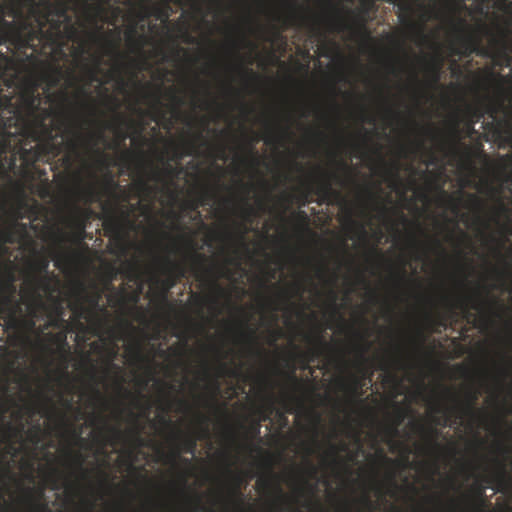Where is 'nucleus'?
Wrapping results in <instances>:
<instances>
[{
    "mask_svg": "<svg viewBox=\"0 0 512 512\" xmlns=\"http://www.w3.org/2000/svg\"><path fill=\"white\" fill-rule=\"evenodd\" d=\"M28 308H29V312H30V318L29 319H25L23 318V321H24V327H28V328H34L35 327V316H37V310L38 309H42L43 307H38L36 306V304H34L33 300H29V303H28Z\"/></svg>",
    "mask_w": 512,
    "mask_h": 512,
    "instance_id": "nucleus-45",
    "label": "nucleus"
},
{
    "mask_svg": "<svg viewBox=\"0 0 512 512\" xmlns=\"http://www.w3.org/2000/svg\"><path fill=\"white\" fill-rule=\"evenodd\" d=\"M468 113L470 115V120L468 123V128L470 133L475 132L474 124L478 121H480L481 117L484 116V112L480 108H469Z\"/></svg>",
    "mask_w": 512,
    "mask_h": 512,
    "instance_id": "nucleus-42",
    "label": "nucleus"
},
{
    "mask_svg": "<svg viewBox=\"0 0 512 512\" xmlns=\"http://www.w3.org/2000/svg\"><path fill=\"white\" fill-rule=\"evenodd\" d=\"M443 61L440 56H437L428 66V73L431 74L432 82L434 85L440 81V72Z\"/></svg>",
    "mask_w": 512,
    "mask_h": 512,
    "instance_id": "nucleus-39",
    "label": "nucleus"
},
{
    "mask_svg": "<svg viewBox=\"0 0 512 512\" xmlns=\"http://www.w3.org/2000/svg\"><path fill=\"white\" fill-rule=\"evenodd\" d=\"M453 28L457 34V45L452 47L453 54L464 57L477 54L507 62L509 65L512 60V40L507 34H491L489 46L485 47L479 33L468 28L464 20H459Z\"/></svg>",
    "mask_w": 512,
    "mask_h": 512,
    "instance_id": "nucleus-4",
    "label": "nucleus"
},
{
    "mask_svg": "<svg viewBox=\"0 0 512 512\" xmlns=\"http://www.w3.org/2000/svg\"><path fill=\"white\" fill-rule=\"evenodd\" d=\"M127 215H118L114 210H104V230L117 242L123 243L126 237L125 220Z\"/></svg>",
    "mask_w": 512,
    "mask_h": 512,
    "instance_id": "nucleus-18",
    "label": "nucleus"
},
{
    "mask_svg": "<svg viewBox=\"0 0 512 512\" xmlns=\"http://www.w3.org/2000/svg\"><path fill=\"white\" fill-rule=\"evenodd\" d=\"M83 197L87 202H94L99 200V192L96 190L94 186H89L82 192Z\"/></svg>",
    "mask_w": 512,
    "mask_h": 512,
    "instance_id": "nucleus-49",
    "label": "nucleus"
},
{
    "mask_svg": "<svg viewBox=\"0 0 512 512\" xmlns=\"http://www.w3.org/2000/svg\"><path fill=\"white\" fill-rule=\"evenodd\" d=\"M0 401L2 402V407L0 409V431H3V429L12 430L13 426L10 422H5V416L7 411L9 410V402L7 400H4L2 396L0 395Z\"/></svg>",
    "mask_w": 512,
    "mask_h": 512,
    "instance_id": "nucleus-41",
    "label": "nucleus"
},
{
    "mask_svg": "<svg viewBox=\"0 0 512 512\" xmlns=\"http://www.w3.org/2000/svg\"><path fill=\"white\" fill-rule=\"evenodd\" d=\"M61 473L57 468H51L48 474V480L53 489L59 488Z\"/></svg>",
    "mask_w": 512,
    "mask_h": 512,
    "instance_id": "nucleus-48",
    "label": "nucleus"
},
{
    "mask_svg": "<svg viewBox=\"0 0 512 512\" xmlns=\"http://www.w3.org/2000/svg\"><path fill=\"white\" fill-rule=\"evenodd\" d=\"M490 121L485 122V127L490 129L497 140L512 146V107L490 106L488 108Z\"/></svg>",
    "mask_w": 512,
    "mask_h": 512,
    "instance_id": "nucleus-8",
    "label": "nucleus"
},
{
    "mask_svg": "<svg viewBox=\"0 0 512 512\" xmlns=\"http://www.w3.org/2000/svg\"><path fill=\"white\" fill-rule=\"evenodd\" d=\"M25 282L29 287L26 293L28 299L33 300L36 306L45 308L41 291L48 294L50 301L53 300L54 293L58 290L59 280L54 273H50L48 275H28Z\"/></svg>",
    "mask_w": 512,
    "mask_h": 512,
    "instance_id": "nucleus-13",
    "label": "nucleus"
},
{
    "mask_svg": "<svg viewBox=\"0 0 512 512\" xmlns=\"http://www.w3.org/2000/svg\"><path fill=\"white\" fill-rule=\"evenodd\" d=\"M240 336L243 340H245L247 343L250 344L254 354H256L258 356L263 354L264 350L260 346V344L257 340L256 332L254 329L248 328V327H246V325H244V323H241L240 324Z\"/></svg>",
    "mask_w": 512,
    "mask_h": 512,
    "instance_id": "nucleus-30",
    "label": "nucleus"
},
{
    "mask_svg": "<svg viewBox=\"0 0 512 512\" xmlns=\"http://www.w3.org/2000/svg\"><path fill=\"white\" fill-rule=\"evenodd\" d=\"M91 210L77 209L70 220V226L75 230L76 241H83L86 233L87 222Z\"/></svg>",
    "mask_w": 512,
    "mask_h": 512,
    "instance_id": "nucleus-26",
    "label": "nucleus"
},
{
    "mask_svg": "<svg viewBox=\"0 0 512 512\" xmlns=\"http://www.w3.org/2000/svg\"><path fill=\"white\" fill-rule=\"evenodd\" d=\"M298 401L294 394H286L282 398V405L288 413H293V405Z\"/></svg>",
    "mask_w": 512,
    "mask_h": 512,
    "instance_id": "nucleus-51",
    "label": "nucleus"
},
{
    "mask_svg": "<svg viewBox=\"0 0 512 512\" xmlns=\"http://www.w3.org/2000/svg\"><path fill=\"white\" fill-rule=\"evenodd\" d=\"M392 279L394 280V285L398 288L406 285V283L409 281L404 267L398 270H394L392 273Z\"/></svg>",
    "mask_w": 512,
    "mask_h": 512,
    "instance_id": "nucleus-44",
    "label": "nucleus"
},
{
    "mask_svg": "<svg viewBox=\"0 0 512 512\" xmlns=\"http://www.w3.org/2000/svg\"><path fill=\"white\" fill-rule=\"evenodd\" d=\"M22 314V307L12 310L11 312L0 315V319L5 321L4 330H12L14 337L17 339L24 328V321Z\"/></svg>",
    "mask_w": 512,
    "mask_h": 512,
    "instance_id": "nucleus-24",
    "label": "nucleus"
},
{
    "mask_svg": "<svg viewBox=\"0 0 512 512\" xmlns=\"http://www.w3.org/2000/svg\"><path fill=\"white\" fill-rule=\"evenodd\" d=\"M49 273V258L47 256H40L36 260L30 262L29 275H48Z\"/></svg>",
    "mask_w": 512,
    "mask_h": 512,
    "instance_id": "nucleus-35",
    "label": "nucleus"
},
{
    "mask_svg": "<svg viewBox=\"0 0 512 512\" xmlns=\"http://www.w3.org/2000/svg\"><path fill=\"white\" fill-rule=\"evenodd\" d=\"M361 343L358 347V360H359V369L362 376L351 375L349 381L342 380L340 382V388L342 390L348 391V393L352 395L360 396L361 389L365 384V380H372L373 370L367 368V364L369 359L367 357V353L371 348V343L368 342L363 336L360 337Z\"/></svg>",
    "mask_w": 512,
    "mask_h": 512,
    "instance_id": "nucleus-12",
    "label": "nucleus"
},
{
    "mask_svg": "<svg viewBox=\"0 0 512 512\" xmlns=\"http://www.w3.org/2000/svg\"><path fill=\"white\" fill-rule=\"evenodd\" d=\"M238 369H231L228 367L227 363L223 362V361H219L218 362V369H217V375L214 376L212 378L211 376V373H210V368L208 366V364L206 363L205 366H204V369H203V374L204 376L208 377L209 379H211V385H212V389L214 391V393H218L219 391V378L221 376H224V375H232V376H235L238 374Z\"/></svg>",
    "mask_w": 512,
    "mask_h": 512,
    "instance_id": "nucleus-27",
    "label": "nucleus"
},
{
    "mask_svg": "<svg viewBox=\"0 0 512 512\" xmlns=\"http://www.w3.org/2000/svg\"><path fill=\"white\" fill-rule=\"evenodd\" d=\"M241 212L244 220L248 223H251L253 221L254 216L257 215L256 209L253 206L249 205L247 201H245Z\"/></svg>",
    "mask_w": 512,
    "mask_h": 512,
    "instance_id": "nucleus-47",
    "label": "nucleus"
},
{
    "mask_svg": "<svg viewBox=\"0 0 512 512\" xmlns=\"http://www.w3.org/2000/svg\"><path fill=\"white\" fill-rule=\"evenodd\" d=\"M127 125V119L122 114L116 113L115 119L110 122H104L103 127L96 133H90L84 138L83 134L78 129L72 132L73 137L66 141V146L69 153L80 157L82 155V148L87 152L92 153L96 158L99 166H109V156L99 148V144L105 143L107 148H117L121 146L128 137L127 132L123 128Z\"/></svg>",
    "mask_w": 512,
    "mask_h": 512,
    "instance_id": "nucleus-3",
    "label": "nucleus"
},
{
    "mask_svg": "<svg viewBox=\"0 0 512 512\" xmlns=\"http://www.w3.org/2000/svg\"><path fill=\"white\" fill-rule=\"evenodd\" d=\"M67 455L70 456L75 463L76 468L79 469L83 477H87L88 470L83 467L84 458L81 453H74L71 449L67 450Z\"/></svg>",
    "mask_w": 512,
    "mask_h": 512,
    "instance_id": "nucleus-43",
    "label": "nucleus"
},
{
    "mask_svg": "<svg viewBox=\"0 0 512 512\" xmlns=\"http://www.w3.org/2000/svg\"><path fill=\"white\" fill-rule=\"evenodd\" d=\"M102 61V55L95 56V65L92 68L88 69V75L91 81H97L98 80V72H99V66Z\"/></svg>",
    "mask_w": 512,
    "mask_h": 512,
    "instance_id": "nucleus-52",
    "label": "nucleus"
},
{
    "mask_svg": "<svg viewBox=\"0 0 512 512\" xmlns=\"http://www.w3.org/2000/svg\"><path fill=\"white\" fill-rule=\"evenodd\" d=\"M490 290L487 289L485 295L480 290H476L473 294L463 296L457 301V307L465 311L467 315L470 314V309L478 311L480 314L486 316L488 311H491L497 305V300H489L487 295Z\"/></svg>",
    "mask_w": 512,
    "mask_h": 512,
    "instance_id": "nucleus-17",
    "label": "nucleus"
},
{
    "mask_svg": "<svg viewBox=\"0 0 512 512\" xmlns=\"http://www.w3.org/2000/svg\"><path fill=\"white\" fill-rule=\"evenodd\" d=\"M162 274L165 275L164 279L155 277V282L161 285V302L167 306V293L171 288L177 285L178 281L183 279L187 273V268L184 262L173 261L170 256L163 259V266L161 268Z\"/></svg>",
    "mask_w": 512,
    "mask_h": 512,
    "instance_id": "nucleus-15",
    "label": "nucleus"
},
{
    "mask_svg": "<svg viewBox=\"0 0 512 512\" xmlns=\"http://www.w3.org/2000/svg\"><path fill=\"white\" fill-rule=\"evenodd\" d=\"M188 502H189L193 512L200 511L204 508L201 504V499L199 496H197L195 499L188 500Z\"/></svg>",
    "mask_w": 512,
    "mask_h": 512,
    "instance_id": "nucleus-62",
    "label": "nucleus"
},
{
    "mask_svg": "<svg viewBox=\"0 0 512 512\" xmlns=\"http://www.w3.org/2000/svg\"><path fill=\"white\" fill-rule=\"evenodd\" d=\"M412 14L413 8L411 5L400 6L398 16L402 25L415 35L420 42H428L429 36L426 33V24L431 19H438V13L433 8L421 6V14L418 21L413 19Z\"/></svg>",
    "mask_w": 512,
    "mask_h": 512,
    "instance_id": "nucleus-9",
    "label": "nucleus"
},
{
    "mask_svg": "<svg viewBox=\"0 0 512 512\" xmlns=\"http://www.w3.org/2000/svg\"><path fill=\"white\" fill-rule=\"evenodd\" d=\"M9 62H11L10 57L0 50V77H3L6 73Z\"/></svg>",
    "mask_w": 512,
    "mask_h": 512,
    "instance_id": "nucleus-55",
    "label": "nucleus"
},
{
    "mask_svg": "<svg viewBox=\"0 0 512 512\" xmlns=\"http://www.w3.org/2000/svg\"><path fill=\"white\" fill-rule=\"evenodd\" d=\"M29 18L20 9L14 11L18 24L0 16V46L9 41L19 50L38 52V45H45L54 55L64 56V38L76 39L78 31L69 16L66 0H29ZM44 53L46 49H41Z\"/></svg>",
    "mask_w": 512,
    "mask_h": 512,
    "instance_id": "nucleus-2",
    "label": "nucleus"
},
{
    "mask_svg": "<svg viewBox=\"0 0 512 512\" xmlns=\"http://www.w3.org/2000/svg\"><path fill=\"white\" fill-rule=\"evenodd\" d=\"M214 196H215V193L212 189L205 188L202 190V192L197 200H192V201L188 202V207L190 209H196V208L204 205V203H206V201L212 200L214 198Z\"/></svg>",
    "mask_w": 512,
    "mask_h": 512,
    "instance_id": "nucleus-38",
    "label": "nucleus"
},
{
    "mask_svg": "<svg viewBox=\"0 0 512 512\" xmlns=\"http://www.w3.org/2000/svg\"><path fill=\"white\" fill-rule=\"evenodd\" d=\"M6 496L18 503L33 502L32 488L24 487L9 468L0 467V501L5 502Z\"/></svg>",
    "mask_w": 512,
    "mask_h": 512,
    "instance_id": "nucleus-10",
    "label": "nucleus"
},
{
    "mask_svg": "<svg viewBox=\"0 0 512 512\" xmlns=\"http://www.w3.org/2000/svg\"><path fill=\"white\" fill-rule=\"evenodd\" d=\"M0 291L16 295L17 288L15 284H12V280H0Z\"/></svg>",
    "mask_w": 512,
    "mask_h": 512,
    "instance_id": "nucleus-53",
    "label": "nucleus"
},
{
    "mask_svg": "<svg viewBox=\"0 0 512 512\" xmlns=\"http://www.w3.org/2000/svg\"><path fill=\"white\" fill-rule=\"evenodd\" d=\"M275 410V398L272 393H269L267 399L263 406H260L256 409V413L258 415L259 422L268 421L270 419V415Z\"/></svg>",
    "mask_w": 512,
    "mask_h": 512,
    "instance_id": "nucleus-34",
    "label": "nucleus"
},
{
    "mask_svg": "<svg viewBox=\"0 0 512 512\" xmlns=\"http://www.w3.org/2000/svg\"><path fill=\"white\" fill-rule=\"evenodd\" d=\"M275 489L278 493V500L276 503L277 512H293V503L289 497L283 493L280 485H275Z\"/></svg>",
    "mask_w": 512,
    "mask_h": 512,
    "instance_id": "nucleus-37",
    "label": "nucleus"
},
{
    "mask_svg": "<svg viewBox=\"0 0 512 512\" xmlns=\"http://www.w3.org/2000/svg\"><path fill=\"white\" fill-rule=\"evenodd\" d=\"M100 294L97 293L94 296H87L86 288L83 284H79L76 290V300L70 302V309L74 315L75 326L78 330H86V326L83 323V319L90 322L93 334L100 335L105 328V321L101 318L100 314L95 312V309H99L102 313L106 314L107 310L105 307L99 306Z\"/></svg>",
    "mask_w": 512,
    "mask_h": 512,
    "instance_id": "nucleus-6",
    "label": "nucleus"
},
{
    "mask_svg": "<svg viewBox=\"0 0 512 512\" xmlns=\"http://www.w3.org/2000/svg\"><path fill=\"white\" fill-rule=\"evenodd\" d=\"M405 366V361L401 356H397L396 358L389 360V361H383L380 363L379 368L383 371H386L388 374L389 380L397 381V375L394 373L393 369H402Z\"/></svg>",
    "mask_w": 512,
    "mask_h": 512,
    "instance_id": "nucleus-32",
    "label": "nucleus"
},
{
    "mask_svg": "<svg viewBox=\"0 0 512 512\" xmlns=\"http://www.w3.org/2000/svg\"><path fill=\"white\" fill-rule=\"evenodd\" d=\"M116 388L120 393L124 394L127 397L132 395V393L129 392V390L124 387V379L122 378V376L118 377V380L116 381Z\"/></svg>",
    "mask_w": 512,
    "mask_h": 512,
    "instance_id": "nucleus-61",
    "label": "nucleus"
},
{
    "mask_svg": "<svg viewBox=\"0 0 512 512\" xmlns=\"http://www.w3.org/2000/svg\"><path fill=\"white\" fill-rule=\"evenodd\" d=\"M132 443L134 447H143L145 446V440L140 435V429H136L132 431Z\"/></svg>",
    "mask_w": 512,
    "mask_h": 512,
    "instance_id": "nucleus-56",
    "label": "nucleus"
},
{
    "mask_svg": "<svg viewBox=\"0 0 512 512\" xmlns=\"http://www.w3.org/2000/svg\"><path fill=\"white\" fill-rule=\"evenodd\" d=\"M413 427L424 436L427 441L428 450L438 451L442 448L438 441L441 432L436 427H424L421 423H413Z\"/></svg>",
    "mask_w": 512,
    "mask_h": 512,
    "instance_id": "nucleus-28",
    "label": "nucleus"
},
{
    "mask_svg": "<svg viewBox=\"0 0 512 512\" xmlns=\"http://www.w3.org/2000/svg\"><path fill=\"white\" fill-rule=\"evenodd\" d=\"M347 449V446L345 443H343L340 448H338L336 445H330V454H331V457H332V460L334 462H337L338 460V452L339 450H346Z\"/></svg>",
    "mask_w": 512,
    "mask_h": 512,
    "instance_id": "nucleus-60",
    "label": "nucleus"
},
{
    "mask_svg": "<svg viewBox=\"0 0 512 512\" xmlns=\"http://www.w3.org/2000/svg\"><path fill=\"white\" fill-rule=\"evenodd\" d=\"M203 134L202 133H198L195 135V140H191V141H186L185 142V145H184V150L183 152H180L179 149H176V152H175V158L180 160L183 158L184 155H187V156H191V155H196L197 152H198V147L196 145V141L197 140H203Z\"/></svg>",
    "mask_w": 512,
    "mask_h": 512,
    "instance_id": "nucleus-36",
    "label": "nucleus"
},
{
    "mask_svg": "<svg viewBox=\"0 0 512 512\" xmlns=\"http://www.w3.org/2000/svg\"><path fill=\"white\" fill-rule=\"evenodd\" d=\"M473 493V498H470L469 495L465 496L466 504L459 508L458 512H486L485 508L490 502L485 497L484 486L480 485V483H476L473 488Z\"/></svg>",
    "mask_w": 512,
    "mask_h": 512,
    "instance_id": "nucleus-21",
    "label": "nucleus"
},
{
    "mask_svg": "<svg viewBox=\"0 0 512 512\" xmlns=\"http://www.w3.org/2000/svg\"><path fill=\"white\" fill-rule=\"evenodd\" d=\"M126 40L130 51L138 54L144 53L145 45L150 41L149 36L144 33L139 34L135 26L127 29Z\"/></svg>",
    "mask_w": 512,
    "mask_h": 512,
    "instance_id": "nucleus-25",
    "label": "nucleus"
},
{
    "mask_svg": "<svg viewBox=\"0 0 512 512\" xmlns=\"http://www.w3.org/2000/svg\"><path fill=\"white\" fill-rule=\"evenodd\" d=\"M226 471L232 482L229 488V502L232 503L235 509L244 512L246 511V503L241 491V486L244 483L243 476L239 473L232 472L230 468H227Z\"/></svg>",
    "mask_w": 512,
    "mask_h": 512,
    "instance_id": "nucleus-19",
    "label": "nucleus"
},
{
    "mask_svg": "<svg viewBox=\"0 0 512 512\" xmlns=\"http://www.w3.org/2000/svg\"><path fill=\"white\" fill-rule=\"evenodd\" d=\"M306 341L311 343L313 348L309 349L308 352L301 354V359L303 360V368H308L311 362H314L316 357L320 356L323 351L329 348V343L324 340L321 333L317 334H306Z\"/></svg>",
    "mask_w": 512,
    "mask_h": 512,
    "instance_id": "nucleus-20",
    "label": "nucleus"
},
{
    "mask_svg": "<svg viewBox=\"0 0 512 512\" xmlns=\"http://www.w3.org/2000/svg\"><path fill=\"white\" fill-rule=\"evenodd\" d=\"M498 470L494 478L486 480V482L495 481L498 490H505L509 488L511 481L509 475L507 473V469L505 463L503 461H497Z\"/></svg>",
    "mask_w": 512,
    "mask_h": 512,
    "instance_id": "nucleus-31",
    "label": "nucleus"
},
{
    "mask_svg": "<svg viewBox=\"0 0 512 512\" xmlns=\"http://www.w3.org/2000/svg\"><path fill=\"white\" fill-rule=\"evenodd\" d=\"M250 164L252 167L259 166V154L256 152V150L253 147H250Z\"/></svg>",
    "mask_w": 512,
    "mask_h": 512,
    "instance_id": "nucleus-64",
    "label": "nucleus"
},
{
    "mask_svg": "<svg viewBox=\"0 0 512 512\" xmlns=\"http://www.w3.org/2000/svg\"><path fill=\"white\" fill-rule=\"evenodd\" d=\"M21 307V302L16 300L15 294L0 292V315Z\"/></svg>",
    "mask_w": 512,
    "mask_h": 512,
    "instance_id": "nucleus-33",
    "label": "nucleus"
},
{
    "mask_svg": "<svg viewBox=\"0 0 512 512\" xmlns=\"http://www.w3.org/2000/svg\"><path fill=\"white\" fill-rule=\"evenodd\" d=\"M440 193L443 201L449 206L453 213L458 214L461 206L472 209L476 214V220L482 223L484 227H489L488 221L484 220L482 216L487 205L485 200L481 199L479 195L475 193H463L462 190H460L459 196L455 198V196L446 193L443 188L440 189Z\"/></svg>",
    "mask_w": 512,
    "mask_h": 512,
    "instance_id": "nucleus-11",
    "label": "nucleus"
},
{
    "mask_svg": "<svg viewBox=\"0 0 512 512\" xmlns=\"http://www.w3.org/2000/svg\"><path fill=\"white\" fill-rule=\"evenodd\" d=\"M445 393L449 395L452 399L456 401L455 406L450 408H444L440 405H437L434 407L435 413H443L444 414V420L441 421L439 418H434V423L437 426V424H440L443 427L449 426V422L454 416L455 421L457 420H463L464 417H470L471 420L478 419L481 410L475 406L476 401L478 400L479 394L476 392H471V390L467 393L466 400L465 401H459L457 400V396L452 393L451 389L446 388Z\"/></svg>",
    "mask_w": 512,
    "mask_h": 512,
    "instance_id": "nucleus-7",
    "label": "nucleus"
},
{
    "mask_svg": "<svg viewBox=\"0 0 512 512\" xmlns=\"http://www.w3.org/2000/svg\"><path fill=\"white\" fill-rule=\"evenodd\" d=\"M288 379L292 385V387L295 389V390H298L302 387V383L301 381L297 378L296 374H295V370L292 369L291 372L289 373L288 375Z\"/></svg>",
    "mask_w": 512,
    "mask_h": 512,
    "instance_id": "nucleus-59",
    "label": "nucleus"
},
{
    "mask_svg": "<svg viewBox=\"0 0 512 512\" xmlns=\"http://www.w3.org/2000/svg\"><path fill=\"white\" fill-rule=\"evenodd\" d=\"M178 240L184 245L187 250V256H189L190 260L194 262L196 268L200 269L202 273L206 275H212V268L205 267V262L207 261V257L204 254L197 253L195 251L194 245L195 242L191 238V236L180 235L178 236Z\"/></svg>",
    "mask_w": 512,
    "mask_h": 512,
    "instance_id": "nucleus-23",
    "label": "nucleus"
},
{
    "mask_svg": "<svg viewBox=\"0 0 512 512\" xmlns=\"http://www.w3.org/2000/svg\"><path fill=\"white\" fill-rule=\"evenodd\" d=\"M404 419H405V413L403 412V410L401 408H398L396 410L394 424L392 426L388 427V433L392 436L398 435V433H399L398 427L400 426V424L403 422Z\"/></svg>",
    "mask_w": 512,
    "mask_h": 512,
    "instance_id": "nucleus-46",
    "label": "nucleus"
},
{
    "mask_svg": "<svg viewBox=\"0 0 512 512\" xmlns=\"http://www.w3.org/2000/svg\"><path fill=\"white\" fill-rule=\"evenodd\" d=\"M332 180L336 181L339 185H344L345 181L337 173H323L318 186L314 193L320 198L321 203H343L345 205L346 199L340 190L333 188Z\"/></svg>",
    "mask_w": 512,
    "mask_h": 512,
    "instance_id": "nucleus-16",
    "label": "nucleus"
},
{
    "mask_svg": "<svg viewBox=\"0 0 512 512\" xmlns=\"http://www.w3.org/2000/svg\"><path fill=\"white\" fill-rule=\"evenodd\" d=\"M288 6L290 7V12L282 19V23L285 27H302L308 25V18L300 12L295 2H289Z\"/></svg>",
    "mask_w": 512,
    "mask_h": 512,
    "instance_id": "nucleus-29",
    "label": "nucleus"
},
{
    "mask_svg": "<svg viewBox=\"0 0 512 512\" xmlns=\"http://www.w3.org/2000/svg\"><path fill=\"white\" fill-rule=\"evenodd\" d=\"M42 103L43 98L19 94L18 103L14 104L12 96L3 94L0 87L3 152L9 148L10 138L14 135L10 129L15 128V133L24 141L20 148V156L24 162L50 161L61 153L63 145L58 142L61 136L58 130L63 122L60 125L49 122L55 111L49 107H42Z\"/></svg>",
    "mask_w": 512,
    "mask_h": 512,
    "instance_id": "nucleus-1",
    "label": "nucleus"
},
{
    "mask_svg": "<svg viewBox=\"0 0 512 512\" xmlns=\"http://www.w3.org/2000/svg\"><path fill=\"white\" fill-rule=\"evenodd\" d=\"M322 2L326 6V12L310 22L311 29L318 30L320 25H324L332 33H353L365 26L364 20H359L352 9H345L334 0Z\"/></svg>",
    "mask_w": 512,
    "mask_h": 512,
    "instance_id": "nucleus-5",
    "label": "nucleus"
},
{
    "mask_svg": "<svg viewBox=\"0 0 512 512\" xmlns=\"http://www.w3.org/2000/svg\"><path fill=\"white\" fill-rule=\"evenodd\" d=\"M48 318L49 326L53 328H66V330L71 328V323L65 319L64 301L59 298V296H56L51 300Z\"/></svg>",
    "mask_w": 512,
    "mask_h": 512,
    "instance_id": "nucleus-22",
    "label": "nucleus"
},
{
    "mask_svg": "<svg viewBox=\"0 0 512 512\" xmlns=\"http://www.w3.org/2000/svg\"><path fill=\"white\" fill-rule=\"evenodd\" d=\"M246 25L248 26L251 33L255 32L256 29H260L261 26L257 25L256 20L253 18V16H247L246 17Z\"/></svg>",
    "mask_w": 512,
    "mask_h": 512,
    "instance_id": "nucleus-63",
    "label": "nucleus"
},
{
    "mask_svg": "<svg viewBox=\"0 0 512 512\" xmlns=\"http://www.w3.org/2000/svg\"><path fill=\"white\" fill-rule=\"evenodd\" d=\"M0 241L2 243H15V229L14 228H8L4 229L0 232Z\"/></svg>",
    "mask_w": 512,
    "mask_h": 512,
    "instance_id": "nucleus-50",
    "label": "nucleus"
},
{
    "mask_svg": "<svg viewBox=\"0 0 512 512\" xmlns=\"http://www.w3.org/2000/svg\"><path fill=\"white\" fill-rule=\"evenodd\" d=\"M20 94L31 95L32 97H43V95L37 90V86H27L26 84H24Z\"/></svg>",
    "mask_w": 512,
    "mask_h": 512,
    "instance_id": "nucleus-57",
    "label": "nucleus"
},
{
    "mask_svg": "<svg viewBox=\"0 0 512 512\" xmlns=\"http://www.w3.org/2000/svg\"><path fill=\"white\" fill-rule=\"evenodd\" d=\"M199 430L197 436L183 435L179 430L172 433L173 455L179 456L181 453L194 455L197 448V440L207 439L209 437L208 416L198 414Z\"/></svg>",
    "mask_w": 512,
    "mask_h": 512,
    "instance_id": "nucleus-14",
    "label": "nucleus"
},
{
    "mask_svg": "<svg viewBox=\"0 0 512 512\" xmlns=\"http://www.w3.org/2000/svg\"><path fill=\"white\" fill-rule=\"evenodd\" d=\"M169 95H170L171 101L175 105V111L179 112L180 106L184 105V102H185L183 97L179 96L173 88L169 89Z\"/></svg>",
    "mask_w": 512,
    "mask_h": 512,
    "instance_id": "nucleus-54",
    "label": "nucleus"
},
{
    "mask_svg": "<svg viewBox=\"0 0 512 512\" xmlns=\"http://www.w3.org/2000/svg\"><path fill=\"white\" fill-rule=\"evenodd\" d=\"M237 69L239 74L242 76L246 83L255 82L260 79L259 74L254 72L252 68H247L243 65H239L237 66Z\"/></svg>",
    "mask_w": 512,
    "mask_h": 512,
    "instance_id": "nucleus-40",
    "label": "nucleus"
},
{
    "mask_svg": "<svg viewBox=\"0 0 512 512\" xmlns=\"http://www.w3.org/2000/svg\"><path fill=\"white\" fill-rule=\"evenodd\" d=\"M495 213H496V219H497L499 215L508 216L510 213V210H509L508 206L505 205L504 202H502V200H498V203H497V206L495 209Z\"/></svg>",
    "mask_w": 512,
    "mask_h": 512,
    "instance_id": "nucleus-58",
    "label": "nucleus"
}]
</instances>
